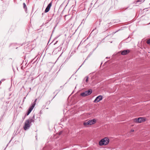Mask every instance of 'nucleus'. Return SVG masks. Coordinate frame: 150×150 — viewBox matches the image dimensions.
Masks as SVG:
<instances>
[{
    "label": "nucleus",
    "instance_id": "nucleus-20",
    "mask_svg": "<svg viewBox=\"0 0 150 150\" xmlns=\"http://www.w3.org/2000/svg\"><path fill=\"white\" fill-rule=\"evenodd\" d=\"M1 82L2 81H1V80L0 81V84H1Z\"/></svg>",
    "mask_w": 150,
    "mask_h": 150
},
{
    "label": "nucleus",
    "instance_id": "nucleus-4",
    "mask_svg": "<svg viewBox=\"0 0 150 150\" xmlns=\"http://www.w3.org/2000/svg\"><path fill=\"white\" fill-rule=\"evenodd\" d=\"M92 90H90L81 93V95L82 96L85 97L91 94L92 93Z\"/></svg>",
    "mask_w": 150,
    "mask_h": 150
},
{
    "label": "nucleus",
    "instance_id": "nucleus-3",
    "mask_svg": "<svg viewBox=\"0 0 150 150\" xmlns=\"http://www.w3.org/2000/svg\"><path fill=\"white\" fill-rule=\"evenodd\" d=\"M11 105V103L9 101H6L4 103L2 108H4L6 111L7 110Z\"/></svg>",
    "mask_w": 150,
    "mask_h": 150
},
{
    "label": "nucleus",
    "instance_id": "nucleus-13",
    "mask_svg": "<svg viewBox=\"0 0 150 150\" xmlns=\"http://www.w3.org/2000/svg\"><path fill=\"white\" fill-rule=\"evenodd\" d=\"M133 121L134 122L137 123H138L137 121V118H136L133 119Z\"/></svg>",
    "mask_w": 150,
    "mask_h": 150
},
{
    "label": "nucleus",
    "instance_id": "nucleus-12",
    "mask_svg": "<svg viewBox=\"0 0 150 150\" xmlns=\"http://www.w3.org/2000/svg\"><path fill=\"white\" fill-rule=\"evenodd\" d=\"M23 6L24 8L25 11H26L27 10V7L25 3H24L23 4Z\"/></svg>",
    "mask_w": 150,
    "mask_h": 150
},
{
    "label": "nucleus",
    "instance_id": "nucleus-6",
    "mask_svg": "<svg viewBox=\"0 0 150 150\" xmlns=\"http://www.w3.org/2000/svg\"><path fill=\"white\" fill-rule=\"evenodd\" d=\"M52 1H51L50 3L48 4V5L47 6V7L46 8V9L45 11V13H47L50 10V8L52 6Z\"/></svg>",
    "mask_w": 150,
    "mask_h": 150
},
{
    "label": "nucleus",
    "instance_id": "nucleus-7",
    "mask_svg": "<svg viewBox=\"0 0 150 150\" xmlns=\"http://www.w3.org/2000/svg\"><path fill=\"white\" fill-rule=\"evenodd\" d=\"M37 100V99H36L35 101L32 104V105L28 109L29 110H30L31 111L32 110L36 104V101Z\"/></svg>",
    "mask_w": 150,
    "mask_h": 150
},
{
    "label": "nucleus",
    "instance_id": "nucleus-8",
    "mask_svg": "<svg viewBox=\"0 0 150 150\" xmlns=\"http://www.w3.org/2000/svg\"><path fill=\"white\" fill-rule=\"evenodd\" d=\"M121 54L122 55H125L129 53L130 52V50H125L121 51Z\"/></svg>",
    "mask_w": 150,
    "mask_h": 150
},
{
    "label": "nucleus",
    "instance_id": "nucleus-16",
    "mask_svg": "<svg viewBox=\"0 0 150 150\" xmlns=\"http://www.w3.org/2000/svg\"><path fill=\"white\" fill-rule=\"evenodd\" d=\"M4 10H1L0 12L1 14H2L4 13Z\"/></svg>",
    "mask_w": 150,
    "mask_h": 150
},
{
    "label": "nucleus",
    "instance_id": "nucleus-9",
    "mask_svg": "<svg viewBox=\"0 0 150 150\" xmlns=\"http://www.w3.org/2000/svg\"><path fill=\"white\" fill-rule=\"evenodd\" d=\"M146 120L144 117H139L137 118V121L138 123H140L142 122H145Z\"/></svg>",
    "mask_w": 150,
    "mask_h": 150
},
{
    "label": "nucleus",
    "instance_id": "nucleus-18",
    "mask_svg": "<svg viewBox=\"0 0 150 150\" xmlns=\"http://www.w3.org/2000/svg\"><path fill=\"white\" fill-rule=\"evenodd\" d=\"M5 80V79H1V81H4Z\"/></svg>",
    "mask_w": 150,
    "mask_h": 150
},
{
    "label": "nucleus",
    "instance_id": "nucleus-19",
    "mask_svg": "<svg viewBox=\"0 0 150 150\" xmlns=\"http://www.w3.org/2000/svg\"><path fill=\"white\" fill-rule=\"evenodd\" d=\"M132 132H134V130L133 129V130H132L131 131Z\"/></svg>",
    "mask_w": 150,
    "mask_h": 150
},
{
    "label": "nucleus",
    "instance_id": "nucleus-14",
    "mask_svg": "<svg viewBox=\"0 0 150 150\" xmlns=\"http://www.w3.org/2000/svg\"><path fill=\"white\" fill-rule=\"evenodd\" d=\"M146 43L150 45V39L146 41Z\"/></svg>",
    "mask_w": 150,
    "mask_h": 150
},
{
    "label": "nucleus",
    "instance_id": "nucleus-15",
    "mask_svg": "<svg viewBox=\"0 0 150 150\" xmlns=\"http://www.w3.org/2000/svg\"><path fill=\"white\" fill-rule=\"evenodd\" d=\"M31 111L30 110H29L28 109V112L27 114V115H29V114L30 113Z\"/></svg>",
    "mask_w": 150,
    "mask_h": 150
},
{
    "label": "nucleus",
    "instance_id": "nucleus-5",
    "mask_svg": "<svg viewBox=\"0 0 150 150\" xmlns=\"http://www.w3.org/2000/svg\"><path fill=\"white\" fill-rule=\"evenodd\" d=\"M103 99V96L101 95H100L97 96L94 101V103H97L102 100Z\"/></svg>",
    "mask_w": 150,
    "mask_h": 150
},
{
    "label": "nucleus",
    "instance_id": "nucleus-17",
    "mask_svg": "<svg viewBox=\"0 0 150 150\" xmlns=\"http://www.w3.org/2000/svg\"><path fill=\"white\" fill-rule=\"evenodd\" d=\"M86 82H87L88 81V77L86 76Z\"/></svg>",
    "mask_w": 150,
    "mask_h": 150
},
{
    "label": "nucleus",
    "instance_id": "nucleus-1",
    "mask_svg": "<svg viewBox=\"0 0 150 150\" xmlns=\"http://www.w3.org/2000/svg\"><path fill=\"white\" fill-rule=\"evenodd\" d=\"M34 116H33L32 117H30L28 119L26 120L25 122L24 125L23 126V129L25 130H26L29 129L31 125V124L32 122H34Z\"/></svg>",
    "mask_w": 150,
    "mask_h": 150
},
{
    "label": "nucleus",
    "instance_id": "nucleus-10",
    "mask_svg": "<svg viewBox=\"0 0 150 150\" xmlns=\"http://www.w3.org/2000/svg\"><path fill=\"white\" fill-rule=\"evenodd\" d=\"M90 125L95 124L96 122V120L95 119H93L88 120Z\"/></svg>",
    "mask_w": 150,
    "mask_h": 150
},
{
    "label": "nucleus",
    "instance_id": "nucleus-11",
    "mask_svg": "<svg viewBox=\"0 0 150 150\" xmlns=\"http://www.w3.org/2000/svg\"><path fill=\"white\" fill-rule=\"evenodd\" d=\"M83 125L86 127H88V126L90 125L88 121L86 122L85 121L83 123Z\"/></svg>",
    "mask_w": 150,
    "mask_h": 150
},
{
    "label": "nucleus",
    "instance_id": "nucleus-2",
    "mask_svg": "<svg viewBox=\"0 0 150 150\" xmlns=\"http://www.w3.org/2000/svg\"><path fill=\"white\" fill-rule=\"evenodd\" d=\"M109 139L108 137H105L101 139L99 142V145L100 146L106 145L108 144Z\"/></svg>",
    "mask_w": 150,
    "mask_h": 150
}]
</instances>
